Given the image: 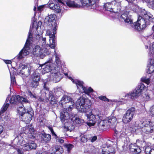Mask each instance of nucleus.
I'll return each instance as SVG.
<instances>
[{"instance_id": "bb28decb", "label": "nucleus", "mask_w": 154, "mask_h": 154, "mask_svg": "<svg viewBox=\"0 0 154 154\" xmlns=\"http://www.w3.org/2000/svg\"><path fill=\"white\" fill-rule=\"evenodd\" d=\"M116 3V1L105 3L103 5V8L106 10L111 12L113 5Z\"/></svg>"}, {"instance_id": "2eb2a0df", "label": "nucleus", "mask_w": 154, "mask_h": 154, "mask_svg": "<svg viewBox=\"0 0 154 154\" xmlns=\"http://www.w3.org/2000/svg\"><path fill=\"white\" fill-rule=\"evenodd\" d=\"M9 103L11 104L29 103V101L19 95H14L10 98Z\"/></svg>"}, {"instance_id": "5fc2aeb1", "label": "nucleus", "mask_w": 154, "mask_h": 154, "mask_svg": "<svg viewBox=\"0 0 154 154\" xmlns=\"http://www.w3.org/2000/svg\"><path fill=\"white\" fill-rule=\"evenodd\" d=\"M150 110L151 114L154 116V105L150 107Z\"/></svg>"}, {"instance_id": "bf43d9fd", "label": "nucleus", "mask_w": 154, "mask_h": 154, "mask_svg": "<svg viewBox=\"0 0 154 154\" xmlns=\"http://www.w3.org/2000/svg\"><path fill=\"white\" fill-rule=\"evenodd\" d=\"M52 135L53 136H54L55 137V139H57V138H58V137L57 136L56 134L54 132V131H52L51 132Z\"/></svg>"}, {"instance_id": "de8ad7c7", "label": "nucleus", "mask_w": 154, "mask_h": 154, "mask_svg": "<svg viewBox=\"0 0 154 154\" xmlns=\"http://www.w3.org/2000/svg\"><path fill=\"white\" fill-rule=\"evenodd\" d=\"M148 5L150 7H154V0H150L147 3Z\"/></svg>"}, {"instance_id": "052dcab7", "label": "nucleus", "mask_w": 154, "mask_h": 154, "mask_svg": "<svg viewBox=\"0 0 154 154\" xmlns=\"http://www.w3.org/2000/svg\"><path fill=\"white\" fill-rule=\"evenodd\" d=\"M4 145L5 144H4L3 145H2L1 143H0V152L2 149L4 148Z\"/></svg>"}, {"instance_id": "774afa93", "label": "nucleus", "mask_w": 154, "mask_h": 154, "mask_svg": "<svg viewBox=\"0 0 154 154\" xmlns=\"http://www.w3.org/2000/svg\"><path fill=\"white\" fill-rule=\"evenodd\" d=\"M64 74L65 75H66V76H67L68 75V74L67 73H64Z\"/></svg>"}, {"instance_id": "20e7f679", "label": "nucleus", "mask_w": 154, "mask_h": 154, "mask_svg": "<svg viewBox=\"0 0 154 154\" xmlns=\"http://www.w3.org/2000/svg\"><path fill=\"white\" fill-rule=\"evenodd\" d=\"M144 15V18L139 16L135 22V29L139 31L143 30L146 25L149 24V22L152 21V15L149 12L146 11Z\"/></svg>"}, {"instance_id": "cd10ccee", "label": "nucleus", "mask_w": 154, "mask_h": 154, "mask_svg": "<svg viewBox=\"0 0 154 154\" xmlns=\"http://www.w3.org/2000/svg\"><path fill=\"white\" fill-rule=\"evenodd\" d=\"M122 94L125 97H127L128 100L133 99L135 97V90H133L127 94L124 92Z\"/></svg>"}, {"instance_id": "49530a36", "label": "nucleus", "mask_w": 154, "mask_h": 154, "mask_svg": "<svg viewBox=\"0 0 154 154\" xmlns=\"http://www.w3.org/2000/svg\"><path fill=\"white\" fill-rule=\"evenodd\" d=\"M141 149L140 147V146L135 145V154H138L141 152Z\"/></svg>"}, {"instance_id": "7c9ffc66", "label": "nucleus", "mask_w": 154, "mask_h": 154, "mask_svg": "<svg viewBox=\"0 0 154 154\" xmlns=\"http://www.w3.org/2000/svg\"><path fill=\"white\" fill-rule=\"evenodd\" d=\"M147 73L148 74H151L154 73V60L151 59L150 62V65L148 69L147 70Z\"/></svg>"}, {"instance_id": "dca6fc26", "label": "nucleus", "mask_w": 154, "mask_h": 154, "mask_svg": "<svg viewBox=\"0 0 154 154\" xmlns=\"http://www.w3.org/2000/svg\"><path fill=\"white\" fill-rule=\"evenodd\" d=\"M122 19L124 22L128 25L130 24L131 26L134 29H135V22L134 23L132 17L129 14L127 11L125 12L120 17V19Z\"/></svg>"}, {"instance_id": "79ce46f5", "label": "nucleus", "mask_w": 154, "mask_h": 154, "mask_svg": "<svg viewBox=\"0 0 154 154\" xmlns=\"http://www.w3.org/2000/svg\"><path fill=\"white\" fill-rule=\"evenodd\" d=\"M135 146L131 144L130 145V153L132 154H135Z\"/></svg>"}, {"instance_id": "412c9836", "label": "nucleus", "mask_w": 154, "mask_h": 154, "mask_svg": "<svg viewBox=\"0 0 154 154\" xmlns=\"http://www.w3.org/2000/svg\"><path fill=\"white\" fill-rule=\"evenodd\" d=\"M32 80L29 84V86L32 88H36L39 85L40 77L38 74H35L32 76Z\"/></svg>"}, {"instance_id": "09e8293b", "label": "nucleus", "mask_w": 154, "mask_h": 154, "mask_svg": "<svg viewBox=\"0 0 154 154\" xmlns=\"http://www.w3.org/2000/svg\"><path fill=\"white\" fill-rule=\"evenodd\" d=\"M37 98L35 101H39L40 102H44V98L43 97L37 95Z\"/></svg>"}, {"instance_id": "c9c22d12", "label": "nucleus", "mask_w": 154, "mask_h": 154, "mask_svg": "<svg viewBox=\"0 0 154 154\" xmlns=\"http://www.w3.org/2000/svg\"><path fill=\"white\" fill-rule=\"evenodd\" d=\"M26 93L29 97L33 99V100H35L37 97L38 95L32 92L29 90H28L27 91Z\"/></svg>"}, {"instance_id": "b1692460", "label": "nucleus", "mask_w": 154, "mask_h": 154, "mask_svg": "<svg viewBox=\"0 0 154 154\" xmlns=\"http://www.w3.org/2000/svg\"><path fill=\"white\" fill-rule=\"evenodd\" d=\"M145 150L146 154H154V146H151V144H148L146 146Z\"/></svg>"}, {"instance_id": "680f3d73", "label": "nucleus", "mask_w": 154, "mask_h": 154, "mask_svg": "<svg viewBox=\"0 0 154 154\" xmlns=\"http://www.w3.org/2000/svg\"><path fill=\"white\" fill-rule=\"evenodd\" d=\"M17 152L18 154H22V151L19 149L17 150Z\"/></svg>"}, {"instance_id": "f8f14e48", "label": "nucleus", "mask_w": 154, "mask_h": 154, "mask_svg": "<svg viewBox=\"0 0 154 154\" xmlns=\"http://www.w3.org/2000/svg\"><path fill=\"white\" fill-rule=\"evenodd\" d=\"M140 127L143 132L147 134L151 133L154 129V122L146 120L141 124Z\"/></svg>"}, {"instance_id": "473e14b6", "label": "nucleus", "mask_w": 154, "mask_h": 154, "mask_svg": "<svg viewBox=\"0 0 154 154\" xmlns=\"http://www.w3.org/2000/svg\"><path fill=\"white\" fill-rule=\"evenodd\" d=\"M77 116L76 114H74V117H73L71 119L73 121L74 124H80L84 122V120L83 119H81L79 118L76 117Z\"/></svg>"}, {"instance_id": "7ed1b4c3", "label": "nucleus", "mask_w": 154, "mask_h": 154, "mask_svg": "<svg viewBox=\"0 0 154 154\" xmlns=\"http://www.w3.org/2000/svg\"><path fill=\"white\" fill-rule=\"evenodd\" d=\"M54 56L55 58V62L54 69L51 70L50 75V80L55 83L59 82L63 76V73L60 72L62 70L61 68L63 63L60 60L59 56L56 52L54 50Z\"/></svg>"}, {"instance_id": "9b49d317", "label": "nucleus", "mask_w": 154, "mask_h": 154, "mask_svg": "<svg viewBox=\"0 0 154 154\" xmlns=\"http://www.w3.org/2000/svg\"><path fill=\"white\" fill-rule=\"evenodd\" d=\"M49 55V57L48 58V60L42 66L41 71L43 74L49 72L51 73V70L54 69L55 65H56V63H53V55L51 54Z\"/></svg>"}, {"instance_id": "c03bdc74", "label": "nucleus", "mask_w": 154, "mask_h": 154, "mask_svg": "<svg viewBox=\"0 0 154 154\" xmlns=\"http://www.w3.org/2000/svg\"><path fill=\"white\" fill-rule=\"evenodd\" d=\"M55 5L56 4H54V3L49 2L48 5H47V7L51 9L54 10Z\"/></svg>"}, {"instance_id": "ea45409f", "label": "nucleus", "mask_w": 154, "mask_h": 154, "mask_svg": "<svg viewBox=\"0 0 154 154\" xmlns=\"http://www.w3.org/2000/svg\"><path fill=\"white\" fill-rule=\"evenodd\" d=\"M54 10L55 12L57 13H60L61 12H63V10L61 9V8L58 4H56Z\"/></svg>"}, {"instance_id": "69168bd1", "label": "nucleus", "mask_w": 154, "mask_h": 154, "mask_svg": "<svg viewBox=\"0 0 154 154\" xmlns=\"http://www.w3.org/2000/svg\"><path fill=\"white\" fill-rule=\"evenodd\" d=\"M152 31H154V25L152 27Z\"/></svg>"}, {"instance_id": "a878e982", "label": "nucleus", "mask_w": 154, "mask_h": 154, "mask_svg": "<svg viewBox=\"0 0 154 154\" xmlns=\"http://www.w3.org/2000/svg\"><path fill=\"white\" fill-rule=\"evenodd\" d=\"M53 152L51 154H61L63 152V148L60 146H55L52 149Z\"/></svg>"}, {"instance_id": "58836bf2", "label": "nucleus", "mask_w": 154, "mask_h": 154, "mask_svg": "<svg viewBox=\"0 0 154 154\" xmlns=\"http://www.w3.org/2000/svg\"><path fill=\"white\" fill-rule=\"evenodd\" d=\"M81 141L83 143H86L88 140V137L87 134H81L80 135Z\"/></svg>"}, {"instance_id": "423d86ee", "label": "nucleus", "mask_w": 154, "mask_h": 154, "mask_svg": "<svg viewBox=\"0 0 154 154\" xmlns=\"http://www.w3.org/2000/svg\"><path fill=\"white\" fill-rule=\"evenodd\" d=\"M58 2L62 5H65V3L69 7L79 8L81 6L75 2V0H57ZM82 6H89L94 5L96 0H80Z\"/></svg>"}, {"instance_id": "4c0bfd02", "label": "nucleus", "mask_w": 154, "mask_h": 154, "mask_svg": "<svg viewBox=\"0 0 154 154\" xmlns=\"http://www.w3.org/2000/svg\"><path fill=\"white\" fill-rule=\"evenodd\" d=\"M140 80L142 82L145 83L147 85L150 84V79L146 76H143L141 78Z\"/></svg>"}, {"instance_id": "f3484780", "label": "nucleus", "mask_w": 154, "mask_h": 154, "mask_svg": "<svg viewBox=\"0 0 154 154\" xmlns=\"http://www.w3.org/2000/svg\"><path fill=\"white\" fill-rule=\"evenodd\" d=\"M135 113V108L131 107L126 112L122 118V121L125 123H128L132 120Z\"/></svg>"}, {"instance_id": "5701e85b", "label": "nucleus", "mask_w": 154, "mask_h": 154, "mask_svg": "<svg viewBox=\"0 0 154 154\" xmlns=\"http://www.w3.org/2000/svg\"><path fill=\"white\" fill-rule=\"evenodd\" d=\"M15 138L12 140L11 143L15 146H18L21 144L23 142V137L20 135L17 136L16 137L14 136Z\"/></svg>"}, {"instance_id": "a18cd8bd", "label": "nucleus", "mask_w": 154, "mask_h": 154, "mask_svg": "<svg viewBox=\"0 0 154 154\" xmlns=\"http://www.w3.org/2000/svg\"><path fill=\"white\" fill-rule=\"evenodd\" d=\"M98 98L99 99L104 101H109V99L107 98L106 96H100L98 97Z\"/></svg>"}, {"instance_id": "c756f323", "label": "nucleus", "mask_w": 154, "mask_h": 154, "mask_svg": "<svg viewBox=\"0 0 154 154\" xmlns=\"http://www.w3.org/2000/svg\"><path fill=\"white\" fill-rule=\"evenodd\" d=\"M102 153V154H115V148L111 146L109 148L108 147L107 149H103Z\"/></svg>"}, {"instance_id": "ddd939ff", "label": "nucleus", "mask_w": 154, "mask_h": 154, "mask_svg": "<svg viewBox=\"0 0 154 154\" xmlns=\"http://www.w3.org/2000/svg\"><path fill=\"white\" fill-rule=\"evenodd\" d=\"M60 103H61L62 105L66 103L67 107L66 109L68 110L71 111L72 110V107L75 102L72 101V98L66 95H64L62 98Z\"/></svg>"}, {"instance_id": "e2e57ef3", "label": "nucleus", "mask_w": 154, "mask_h": 154, "mask_svg": "<svg viewBox=\"0 0 154 154\" xmlns=\"http://www.w3.org/2000/svg\"><path fill=\"white\" fill-rule=\"evenodd\" d=\"M48 128L50 130V131L51 132L52 131H54L53 128L51 127H49Z\"/></svg>"}, {"instance_id": "13d9d810", "label": "nucleus", "mask_w": 154, "mask_h": 154, "mask_svg": "<svg viewBox=\"0 0 154 154\" xmlns=\"http://www.w3.org/2000/svg\"><path fill=\"white\" fill-rule=\"evenodd\" d=\"M42 24V22L41 21H39L38 23H37V25L36 26H38V28L39 29V27L40 28L39 29H41V25Z\"/></svg>"}, {"instance_id": "4d7b16f0", "label": "nucleus", "mask_w": 154, "mask_h": 154, "mask_svg": "<svg viewBox=\"0 0 154 154\" xmlns=\"http://www.w3.org/2000/svg\"><path fill=\"white\" fill-rule=\"evenodd\" d=\"M57 142H59V143H64V140L62 139L61 138H57Z\"/></svg>"}, {"instance_id": "864d4df0", "label": "nucleus", "mask_w": 154, "mask_h": 154, "mask_svg": "<svg viewBox=\"0 0 154 154\" xmlns=\"http://www.w3.org/2000/svg\"><path fill=\"white\" fill-rule=\"evenodd\" d=\"M113 102H116V103L117 105H120V104H122L123 103H122V101L121 100H113Z\"/></svg>"}, {"instance_id": "f257e3e1", "label": "nucleus", "mask_w": 154, "mask_h": 154, "mask_svg": "<svg viewBox=\"0 0 154 154\" xmlns=\"http://www.w3.org/2000/svg\"><path fill=\"white\" fill-rule=\"evenodd\" d=\"M37 25V22L34 19L32 21V26H30L28 35L24 47L18 54L12 60L15 62L16 63L20 59L28 54L30 49L29 46L32 40L33 39H36V42L38 44L42 42V45L43 46L45 45L46 38H43L39 34L38 30L39 29L38 28V26H36Z\"/></svg>"}, {"instance_id": "e433bc0d", "label": "nucleus", "mask_w": 154, "mask_h": 154, "mask_svg": "<svg viewBox=\"0 0 154 154\" xmlns=\"http://www.w3.org/2000/svg\"><path fill=\"white\" fill-rule=\"evenodd\" d=\"M62 90L61 88L60 87H57L54 89V92L57 97H59L62 94Z\"/></svg>"}, {"instance_id": "aec40b11", "label": "nucleus", "mask_w": 154, "mask_h": 154, "mask_svg": "<svg viewBox=\"0 0 154 154\" xmlns=\"http://www.w3.org/2000/svg\"><path fill=\"white\" fill-rule=\"evenodd\" d=\"M41 92H44L45 97L46 96V94H48V100L50 102V103L51 104H54L55 103V99L52 92L51 91H49V88L46 86V83L44 84L43 88Z\"/></svg>"}, {"instance_id": "338daca9", "label": "nucleus", "mask_w": 154, "mask_h": 154, "mask_svg": "<svg viewBox=\"0 0 154 154\" xmlns=\"http://www.w3.org/2000/svg\"><path fill=\"white\" fill-rule=\"evenodd\" d=\"M152 93H153V94L154 95V88H153L152 89Z\"/></svg>"}, {"instance_id": "72a5a7b5", "label": "nucleus", "mask_w": 154, "mask_h": 154, "mask_svg": "<svg viewBox=\"0 0 154 154\" xmlns=\"http://www.w3.org/2000/svg\"><path fill=\"white\" fill-rule=\"evenodd\" d=\"M67 112H61L60 113V118L62 122H65V120H67L69 118Z\"/></svg>"}, {"instance_id": "a19ab883", "label": "nucleus", "mask_w": 154, "mask_h": 154, "mask_svg": "<svg viewBox=\"0 0 154 154\" xmlns=\"http://www.w3.org/2000/svg\"><path fill=\"white\" fill-rule=\"evenodd\" d=\"M64 146L66 149L67 151L68 152H70L74 147V146L72 144L68 143L65 144Z\"/></svg>"}, {"instance_id": "6e6552de", "label": "nucleus", "mask_w": 154, "mask_h": 154, "mask_svg": "<svg viewBox=\"0 0 154 154\" xmlns=\"http://www.w3.org/2000/svg\"><path fill=\"white\" fill-rule=\"evenodd\" d=\"M69 79L71 80L72 82L75 83L77 87V90L80 93H85V94L88 96L93 94L94 93H96L93 89L91 87L86 88L83 85V82L79 80H76L74 81L71 77H69Z\"/></svg>"}, {"instance_id": "39448f33", "label": "nucleus", "mask_w": 154, "mask_h": 154, "mask_svg": "<svg viewBox=\"0 0 154 154\" xmlns=\"http://www.w3.org/2000/svg\"><path fill=\"white\" fill-rule=\"evenodd\" d=\"M91 104L89 100L83 97L78 99L75 103L76 108L81 112L86 113L91 110Z\"/></svg>"}, {"instance_id": "4468645a", "label": "nucleus", "mask_w": 154, "mask_h": 154, "mask_svg": "<svg viewBox=\"0 0 154 154\" xmlns=\"http://www.w3.org/2000/svg\"><path fill=\"white\" fill-rule=\"evenodd\" d=\"M57 27L55 28L53 27L52 32L51 31L48 30L46 31V34L49 36L50 39L49 41L50 42L49 47L51 48L54 49L55 47V34L56 33V30Z\"/></svg>"}, {"instance_id": "37998d69", "label": "nucleus", "mask_w": 154, "mask_h": 154, "mask_svg": "<svg viewBox=\"0 0 154 154\" xmlns=\"http://www.w3.org/2000/svg\"><path fill=\"white\" fill-rule=\"evenodd\" d=\"M152 49H150V51L149 53V55L150 56H153L154 55V44L152 45Z\"/></svg>"}, {"instance_id": "6e6d98bb", "label": "nucleus", "mask_w": 154, "mask_h": 154, "mask_svg": "<svg viewBox=\"0 0 154 154\" xmlns=\"http://www.w3.org/2000/svg\"><path fill=\"white\" fill-rule=\"evenodd\" d=\"M3 60L4 62L7 64H11L12 63L11 61L10 60L3 59Z\"/></svg>"}, {"instance_id": "f03ea898", "label": "nucleus", "mask_w": 154, "mask_h": 154, "mask_svg": "<svg viewBox=\"0 0 154 154\" xmlns=\"http://www.w3.org/2000/svg\"><path fill=\"white\" fill-rule=\"evenodd\" d=\"M86 115L88 120L86 123L89 127L94 126L97 123L100 130L103 131L109 128L111 126L114 127L116 125L117 119L114 116H110L106 119L103 120L101 114H94L91 112Z\"/></svg>"}, {"instance_id": "f704fd0d", "label": "nucleus", "mask_w": 154, "mask_h": 154, "mask_svg": "<svg viewBox=\"0 0 154 154\" xmlns=\"http://www.w3.org/2000/svg\"><path fill=\"white\" fill-rule=\"evenodd\" d=\"M28 130L29 131V133L28 136V138H33L35 139V135L34 134V129L33 128H29Z\"/></svg>"}, {"instance_id": "4be33fe9", "label": "nucleus", "mask_w": 154, "mask_h": 154, "mask_svg": "<svg viewBox=\"0 0 154 154\" xmlns=\"http://www.w3.org/2000/svg\"><path fill=\"white\" fill-rule=\"evenodd\" d=\"M33 115V111H29L27 110V112L21 118L22 121H24L26 123H28L30 122L32 120Z\"/></svg>"}, {"instance_id": "c85d7f7f", "label": "nucleus", "mask_w": 154, "mask_h": 154, "mask_svg": "<svg viewBox=\"0 0 154 154\" xmlns=\"http://www.w3.org/2000/svg\"><path fill=\"white\" fill-rule=\"evenodd\" d=\"M22 104V106H19L17 109V111L19 115H20V118L23 116L26 113V109H25V107Z\"/></svg>"}, {"instance_id": "0e129e2a", "label": "nucleus", "mask_w": 154, "mask_h": 154, "mask_svg": "<svg viewBox=\"0 0 154 154\" xmlns=\"http://www.w3.org/2000/svg\"><path fill=\"white\" fill-rule=\"evenodd\" d=\"M36 10V6H34L33 8V10L34 11H35Z\"/></svg>"}, {"instance_id": "9d476101", "label": "nucleus", "mask_w": 154, "mask_h": 154, "mask_svg": "<svg viewBox=\"0 0 154 154\" xmlns=\"http://www.w3.org/2000/svg\"><path fill=\"white\" fill-rule=\"evenodd\" d=\"M14 69L16 71L17 74L25 78L29 76L31 73V67L30 65H20L18 67H14Z\"/></svg>"}, {"instance_id": "1a4fd4ad", "label": "nucleus", "mask_w": 154, "mask_h": 154, "mask_svg": "<svg viewBox=\"0 0 154 154\" xmlns=\"http://www.w3.org/2000/svg\"><path fill=\"white\" fill-rule=\"evenodd\" d=\"M146 87L143 82L139 83L137 87V90L135 91V98L139 97L142 101H148L150 98V96L147 92L143 93Z\"/></svg>"}, {"instance_id": "6ab92c4d", "label": "nucleus", "mask_w": 154, "mask_h": 154, "mask_svg": "<svg viewBox=\"0 0 154 154\" xmlns=\"http://www.w3.org/2000/svg\"><path fill=\"white\" fill-rule=\"evenodd\" d=\"M55 15L54 14L48 15L45 18L44 21L45 23H48L49 25H51L55 29L57 26V23L55 19Z\"/></svg>"}, {"instance_id": "393cba45", "label": "nucleus", "mask_w": 154, "mask_h": 154, "mask_svg": "<svg viewBox=\"0 0 154 154\" xmlns=\"http://www.w3.org/2000/svg\"><path fill=\"white\" fill-rule=\"evenodd\" d=\"M41 137L42 141L43 143H46L49 142L51 140V136L48 134L45 133H42L41 134Z\"/></svg>"}, {"instance_id": "8fccbe9b", "label": "nucleus", "mask_w": 154, "mask_h": 154, "mask_svg": "<svg viewBox=\"0 0 154 154\" xmlns=\"http://www.w3.org/2000/svg\"><path fill=\"white\" fill-rule=\"evenodd\" d=\"M89 138L90 140H91V142L93 143L97 139V137L96 136H94L91 137V138Z\"/></svg>"}, {"instance_id": "603ef678", "label": "nucleus", "mask_w": 154, "mask_h": 154, "mask_svg": "<svg viewBox=\"0 0 154 154\" xmlns=\"http://www.w3.org/2000/svg\"><path fill=\"white\" fill-rule=\"evenodd\" d=\"M11 84H14L16 82L15 77L14 76H12L11 75Z\"/></svg>"}, {"instance_id": "3c124183", "label": "nucleus", "mask_w": 154, "mask_h": 154, "mask_svg": "<svg viewBox=\"0 0 154 154\" xmlns=\"http://www.w3.org/2000/svg\"><path fill=\"white\" fill-rule=\"evenodd\" d=\"M45 5H43L38 6L37 7V10L40 11H42L44 9Z\"/></svg>"}, {"instance_id": "a211bd4d", "label": "nucleus", "mask_w": 154, "mask_h": 154, "mask_svg": "<svg viewBox=\"0 0 154 154\" xmlns=\"http://www.w3.org/2000/svg\"><path fill=\"white\" fill-rule=\"evenodd\" d=\"M36 140L33 138H28L27 142L24 145L23 149L26 151H29L31 149H35L37 147V145L35 141Z\"/></svg>"}, {"instance_id": "2f4dec72", "label": "nucleus", "mask_w": 154, "mask_h": 154, "mask_svg": "<svg viewBox=\"0 0 154 154\" xmlns=\"http://www.w3.org/2000/svg\"><path fill=\"white\" fill-rule=\"evenodd\" d=\"M121 8V6L119 4L117 3L116 2V3L113 5L111 12H112L114 13H118L120 11Z\"/></svg>"}, {"instance_id": "0eeeda50", "label": "nucleus", "mask_w": 154, "mask_h": 154, "mask_svg": "<svg viewBox=\"0 0 154 154\" xmlns=\"http://www.w3.org/2000/svg\"><path fill=\"white\" fill-rule=\"evenodd\" d=\"M42 42H40L39 43H37L36 42V39H33L32 40L31 43H30L29 46L31 44H36L37 45L35 46L33 49V53L34 54H36L37 56H39L41 58L43 59L45 56L49 55L51 54L50 53L49 51L47 49L41 48L40 46L39 45L42 46L43 48H45L46 47L47 44L46 43V45L45 46H43L42 45Z\"/></svg>"}]
</instances>
